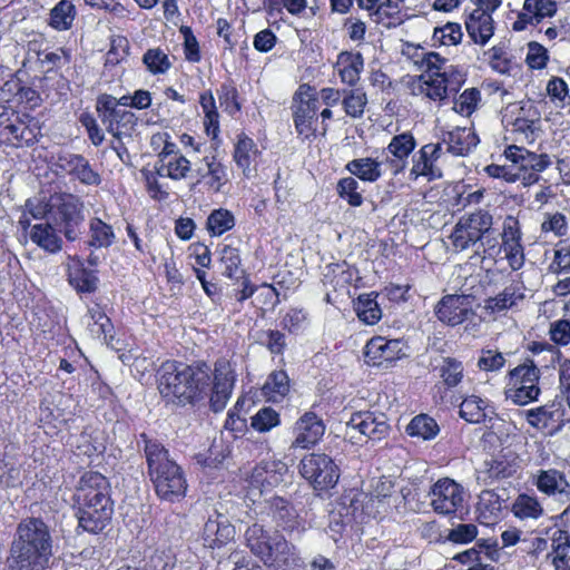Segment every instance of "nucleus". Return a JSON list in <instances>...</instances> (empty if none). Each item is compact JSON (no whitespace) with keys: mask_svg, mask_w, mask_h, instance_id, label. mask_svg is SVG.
<instances>
[{"mask_svg":"<svg viewBox=\"0 0 570 570\" xmlns=\"http://www.w3.org/2000/svg\"><path fill=\"white\" fill-rule=\"evenodd\" d=\"M29 227L31 228L29 233L30 239L39 247L50 253H56L61 249V239L49 220Z\"/></svg>","mask_w":570,"mask_h":570,"instance_id":"obj_35","label":"nucleus"},{"mask_svg":"<svg viewBox=\"0 0 570 570\" xmlns=\"http://www.w3.org/2000/svg\"><path fill=\"white\" fill-rule=\"evenodd\" d=\"M463 371L462 362L451 357L443 358L442 364L439 366L440 377L444 385L450 389L455 387L461 383L463 379Z\"/></svg>","mask_w":570,"mask_h":570,"instance_id":"obj_53","label":"nucleus"},{"mask_svg":"<svg viewBox=\"0 0 570 570\" xmlns=\"http://www.w3.org/2000/svg\"><path fill=\"white\" fill-rule=\"evenodd\" d=\"M318 109L320 100L315 90L307 85L299 86L293 98L292 110L295 129L303 139L315 136Z\"/></svg>","mask_w":570,"mask_h":570,"instance_id":"obj_11","label":"nucleus"},{"mask_svg":"<svg viewBox=\"0 0 570 570\" xmlns=\"http://www.w3.org/2000/svg\"><path fill=\"white\" fill-rule=\"evenodd\" d=\"M244 538L246 547L263 562L274 546L275 532L272 533L264 525L255 522L246 529Z\"/></svg>","mask_w":570,"mask_h":570,"instance_id":"obj_31","label":"nucleus"},{"mask_svg":"<svg viewBox=\"0 0 570 570\" xmlns=\"http://www.w3.org/2000/svg\"><path fill=\"white\" fill-rule=\"evenodd\" d=\"M142 61L153 75L165 73L171 66L167 53L159 48L148 49Z\"/></svg>","mask_w":570,"mask_h":570,"instance_id":"obj_57","label":"nucleus"},{"mask_svg":"<svg viewBox=\"0 0 570 570\" xmlns=\"http://www.w3.org/2000/svg\"><path fill=\"white\" fill-rule=\"evenodd\" d=\"M288 471L285 462L277 459H268L259 462L249 476L252 488L258 489L262 493L278 485Z\"/></svg>","mask_w":570,"mask_h":570,"instance_id":"obj_21","label":"nucleus"},{"mask_svg":"<svg viewBox=\"0 0 570 570\" xmlns=\"http://www.w3.org/2000/svg\"><path fill=\"white\" fill-rule=\"evenodd\" d=\"M282 325L289 333L298 334L307 326V314L301 308H291L284 315Z\"/></svg>","mask_w":570,"mask_h":570,"instance_id":"obj_62","label":"nucleus"},{"mask_svg":"<svg viewBox=\"0 0 570 570\" xmlns=\"http://www.w3.org/2000/svg\"><path fill=\"white\" fill-rule=\"evenodd\" d=\"M504 156L518 167L519 180L525 187L539 183L540 174L552 165L549 155L535 154L515 145L509 146L504 150Z\"/></svg>","mask_w":570,"mask_h":570,"instance_id":"obj_12","label":"nucleus"},{"mask_svg":"<svg viewBox=\"0 0 570 570\" xmlns=\"http://www.w3.org/2000/svg\"><path fill=\"white\" fill-rule=\"evenodd\" d=\"M504 500L492 490L480 493L476 503V515L480 523L492 525L502 518Z\"/></svg>","mask_w":570,"mask_h":570,"instance_id":"obj_30","label":"nucleus"},{"mask_svg":"<svg viewBox=\"0 0 570 570\" xmlns=\"http://www.w3.org/2000/svg\"><path fill=\"white\" fill-rule=\"evenodd\" d=\"M346 169L358 179L368 183H374L382 176V164L370 157L348 161Z\"/></svg>","mask_w":570,"mask_h":570,"instance_id":"obj_39","label":"nucleus"},{"mask_svg":"<svg viewBox=\"0 0 570 570\" xmlns=\"http://www.w3.org/2000/svg\"><path fill=\"white\" fill-rule=\"evenodd\" d=\"M540 370L532 361L512 368L508 374L505 397L517 405H527L538 400Z\"/></svg>","mask_w":570,"mask_h":570,"instance_id":"obj_5","label":"nucleus"},{"mask_svg":"<svg viewBox=\"0 0 570 570\" xmlns=\"http://www.w3.org/2000/svg\"><path fill=\"white\" fill-rule=\"evenodd\" d=\"M274 520L284 531L301 537L307 529L306 522L285 500L277 498L273 504Z\"/></svg>","mask_w":570,"mask_h":570,"instance_id":"obj_29","label":"nucleus"},{"mask_svg":"<svg viewBox=\"0 0 570 570\" xmlns=\"http://www.w3.org/2000/svg\"><path fill=\"white\" fill-rule=\"evenodd\" d=\"M279 424V414L272 407H263L252 417V428L261 433L268 432Z\"/></svg>","mask_w":570,"mask_h":570,"instance_id":"obj_58","label":"nucleus"},{"mask_svg":"<svg viewBox=\"0 0 570 570\" xmlns=\"http://www.w3.org/2000/svg\"><path fill=\"white\" fill-rule=\"evenodd\" d=\"M24 207L26 209L19 220L24 230L31 226L30 217L51 220V197L48 202L40 198L28 199Z\"/></svg>","mask_w":570,"mask_h":570,"instance_id":"obj_45","label":"nucleus"},{"mask_svg":"<svg viewBox=\"0 0 570 570\" xmlns=\"http://www.w3.org/2000/svg\"><path fill=\"white\" fill-rule=\"evenodd\" d=\"M439 431L440 429L435 420L425 414L413 417L406 428V432L411 436H417L423 440L434 439Z\"/></svg>","mask_w":570,"mask_h":570,"instance_id":"obj_50","label":"nucleus"},{"mask_svg":"<svg viewBox=\"0 0 570 570\" xmlns=\"http://www.w3.org/2000/svg\"><path fill=\"white\" fill-rule=\"evenodd\" d=\"M75 17V6L68 0H61L51 9L49 24L58 31H65L71 28Z\"/></svg>","mask_w":570,"mask_h":570,"instance_id":"obj_44","label":"nucleus"},{"mask_svg":"<svg viewBox=\"0 0 570 570\" xmlns=\"http://www.w3.org/2000/svg\"><path fill=\"white\" fill-rule=\"evenodd\" d=\"M235 225L234 215L224 208L215 209L207 218V229L214 236H220Z\"/></svg>","mask_w":570,"mask_h":570,"instance_id":"obj_51","label":"nucleus"},{"mask_svg":"<svg viewBox=\"0 0 570 570\" xmlns=\"http://www.w3.org/2000/svg\"><path fill=\"white\" fill-rule=\"evenodd\" d=\"M145 455L148 474L157 495L161 500L175 502L185 497L187 480L183 469L170 458L167 449L156 440L146 439Z\"/></svg>","mask_w":570,"mask_h":570,"instance_id":"obj_3","label":"nucleus"},{"mask_svg":"<svg viewBox=\"0 0 570 570\" xmlns=\"http://www.w3.org/2000/svg\"><path fill=\"white\" fill-rule=\"evenodd\" d=\"M235 535V528L228 518L222 513L210 514L204 525L202 539L204 546L210 549L220 548Z\"/></svg>","mask_w":570,"mask_h":570,"instance_id":"obj_24","label":"nucleus"},{"mask_svg":"<svg viewBox=\"0 0 570 570\" xmlns=\"http://www.w3.org/2000/svg\"><path fill=\"white\" fill-rule=\"evenodd\" d=\"M525 298V286L521 279L513 281L510 285L493 297L484 301V309L494 315L519 306Z\"/></svg>","mask_w":570,"mask_h":570,"instance_id":"obj_27","label":"nucleus"},{"mask_svg":"<svg viewBox=\"0 0 570 570\" xmlns=\"http://www.w3.org/2000/svg\"><path fill=\"white\" fill-rule=\"evenodd\" d=\"M464 75L459 69H448L443 73H422L413 87L417 96L435 102L446 100L464 83Z\"/></svg>","mask_w":570,"mask_h":570,"instance_id":"obj_8","label":"nucleus"},{"mask_svg":"<svg viewBox=\"0 0 570 570\" xmlns=\"http://www.w3.org/2000/svg\"><path fill=\"white\" fill-rule=\"evenodd\" d=\"M487 401L471 395L462 401L460 416L469 423H480L487 417Z\"/></svg>","mask_w":570,"mask_h":570,"instance_id":"obj_49","label":"nucleus"},{"mask_svg":"<svg viewBox=\"0 0 570 570\" xmlns=\"http://www.w3.org/2000/svg\"><path fill=\"white\" fill-rule=\"evenodd\" d=\"M478 535V528L473 523H460L453 527L446 540L456 544H468L472 542Z\"/></svg>","mask_w":570,"mask_h":570,"instance_id":"obj_61","label":"nucleus"},{"mask_svg":"<svg viewBox=\"0 0 570 570\" xmlns=\"http://www.w3.org/2000/svg\"><path fill=\"white\" fill-rule=\"evenodd\" d=\"M454 156H465L479 144V138L471 127L456 126L442 129L441 142Z\"/></svg>","mask_w":570,"mask_h":570,"instance_id":"obj_26","label":"nucleus"},{"mask_svg":"<svg viewBox=\"0 0 570 570\" xmlns=\"http://www.w3.org/2000/svg\"><path fill=\"white\" fill-rule=\"evenodd\" d=\"M196 185H204L210 193H219L228 183L226 166L216 156H205L194 170Z\"/></svg>","mask_w":570,"mask_h":570,"instance_id":"obj_19","label":"nucleus"},{"mask_svg":"<svg viewBox=\"0 0 570 570\" xmlns=\"http://www.w3.org/2000/svg\"><path fill=\"white\" fill-rule=\"evenodd\" d=\"M116 240V235L111 225L100 218H91L89 222L88 245L92 248H108Z\"/></svg>","mask_w":570,"mask_h":570,"instance_id":"obj_36","label":"nucleus"},{"mask_svg":"<svg viewBox=\"0 0 570 570\" xmlns=\"http://www.w3.org/2000/svg\"><path fill=\"white\" fill-rule=\"evenodd\" d=\"M157 175L173 180H183L194 173L191 161L183 154L156 165Z\"/></svg>","mask_w":570,"mask_h":570,"instance_id":"obj_37","label":"nucleus"},{"mask_svg":"<svg viewBox=\"0 0 570 570\" xmlns=\"http://www.w3.org/2000/svg\"><path fill=\"white\" fill-rule=\"evenodd\" d=\"M493 226V216L479 209L474 213L463 215L456 222L451 235V244L456 252H463L475 247L483 233Z\"/></svg>","mask_w":570,"mask_h":570,"instance_id":"obj_10","label":"nucleus"},{"mask_svg":"<svg viewBox=\"0 0 570 570\" xmlns=\"http://www.w3.org/2000/svg\"><path fill=\"white\" fill-rule=\"evenodd\" d=\"M463 37L461 24L448 22L442 27H436L433 31V43L440 46H455L461 42Z\"/></svg>","mask_w":570,"mask_h":570,"instance_id":"obj_52","label":"nucleus"},{"mask_svg":"<svg viewBox=\"0 0 570 570\" xmlns=\"http://www.w3.org/2000/svg\"><path fill=\"white\" fill-rule=\"evenodd\" d=\"M428 497L435 513L450 515L463 508L465 492L454 480L442 478L431 487Z\"/></svg>","mask_w":570,"mask_h":570,"instance_id":"obj_14","label":"nucleus"},{"mask_svg":"<svg viewBox=\"0 0 570 570\" xmlns=\"http://www.w3.org/2000/svg\"><path fill=\"white\" fill-rule=\"evenodd\" d=\"M199 104L204 112L205 132L212 139H216L219 135V114L213 92L210 90L202 92Z\"/></svg>","mask_w":570,"mask_h":570,"instance_id":"obj_38","label":"nucleus"},{"mask_svg":"<svg viewBox=\"0 0 570 570\" xmlns=\"http://www.w3.org/2000/svg\"><path fill=\"white\" fill-rule=\"evenodd\" d=\"M406 345L402 340H387L383 336L372 337L365 345L364 356L373 366L392 363L406 355Z\"/></svg>","mask_w":570,"mask_h":570,"instance_id":"obj_16","label":"nucleus"},{"mask_svg":"<svg viewBox=\"0 0 570 570\" xmlns=\"http://www.w3.org/2000/svg\"><path fill=\"white\" fill-rule=\"evenodd\" d=\"M357 189L358 183L353 177L342 178L337 184V194L353 207H358L363 204V197Z\"/></svg>","mask_w":570,"mask_h":570,"instance_id":"obj_59","label":"nucleus"},{"mask_svg":"<svg viewBox=\"0 0 570 570\" xmlns=\"http://www.w3.org/2000/svg\"><path fill=\"white\" fill-rule=\"evenodd\" d=\"M52 542L48 524L40 518L29 517L18 523L10 549L50 560Z\"/></svg>","mask_w":570,"mask_h":570,"instance_id":"obj_4","label":"nucleus"},{"mask_svg":"<svg viewBox=\"0 0 570 570\" xmlns=\"http://www.w3.org/2000/svg\"><path fill=\"white\" fill-rule=\"evenodd\" d=\"M235 381V368L225 358L217 360L214 370L205 362L188 365L166 361L157 372V387L167 403L187 405L208 400L214 412L226 407Z\"/></svg>","mask_w":570,"mask_h":570,"instance_id":"obj_1","label":"nucleus"},{"mask_svg":"<svg viewBox=\"0 0 570 570\" xmlns=\"http://www.w3.org/2000/svg\"><path fill=\"white\" fill-rule=\"evenodd\" d=\"M527 422L538 430H558L564 422L561 402H550L524 412Z\"/></svg>","mask_w":570,"mask_h":570,"instance_id":"obj_25","label":"nucleus"},{"mask_svg":"<svg viewBox=\"0 0 570 570\" xmlns=\"http://www.w3.org/2000/svg\"><path fill=\"white\" fill-rule=\"evenodd\" d=\"M442 155V144H426L413 156L411 176L428 177L430 180L442 177V170L436 165Z\"/></svg>","mask_w":570,"mask_h":570,"instance_id":"obj_23","label":"nucleus"},{"mask_svg":"<svg viewBox=\"0 0 570 570\" xmlns=\"http://www.w3.org/2000/svg\"><path fill=\"white\" fill-rule=\"evenodd\" d=\"M550 340L559 346H567L570 344V321L566 318L557 320L550 323L549 326Z\"/></svg>","mask_w":570,"mask_h":570,"instance_id":"obj_63","label":"nucleus"},{"mask_svg":"<svg viewBox=\"0 0 570 570\" xmlns=\"http://www.w3.org/2000/svg\"><path fill=\"white\" fill-rule=\"evenodd\" d=\"M134 117L132 112L117 108L115 112L104 115L101 121L107 127L108 132L116 138H120L125 134L121 127L132 124Z\"/></svg>","mask_w":570,"mask_h":570,"instance_id":"obj_55","label":"nucleus"},{"mask_svg":"<svg viewBox=\"0 0 570 570\" xmlns=\"http://www.w3.org/2000/svg\"><path fill=\"white\" fill-rule=\"evenodd\" d=\"M416 147V140L414 136L409 132H402L395 135L390 144L387 145V151L393 156L391 165L394 168L395 174L402 171L406 164L409 156L413 153Z\"/></svg>","mask_w":570,"mask_h":570,"instance_id":"obj_33","label":"nucleus"},{"mask_svg":"<svg viewBox=\"0 0 570 570\" xmlns=\"http://www.w3.org/2000/svg\"><path fill=\"white\" fill-rule=\"evenodd\" d=\"M355 311L358 318L367 325L376 324L382 317L374 293L361 294L355 302Z\"/></svg>","mask_w":570,"mask_h":570,"instance_id":"obj_43","label":"nucleus"},{"mask_svg":"<svg viewBox=\"0 0 570 570\" xmlns=\"http://www.w3.org/2000/svg\"><path fill=\"white\" fill-rule=\"evenodd\" d=\"M465 29L475 45L485 46L494 33L492 14L483 10H473L465 20Z\"/></svg>","mask_w":570,"mask_h":570,"instance_id":"obj_28","label":"nucleus"},{"mask_svg":"<svg viewBox=\"0 0 570 570\" xmlns=\"http://www.w3.org/2000/svg\"><path fill=\"white\" fill-rule=\"evenodd\" d=\"M40 127L38 120L29 115L19 116L4 106H0V142L22 146L38 140Z\"/></svg>","mask_w":570,"mask_h":570,"instance_id":"obj_6","label":"nucleus"},{"mask_svg":"<svg viewBox=\"0 0 570 570\" xmlns=\"http://www.w3.org/2000/svg\"><path fill=\"white\" fill-rule=\"evenodd\" d=\"M217 94L220 106L228 115L234 116L240 110L238 92L232 83H223Z\"/></svg>","mask_w":570,"mask_h":570,"instance_id":"obj_60","label":"nucleus"},{"mask_svg":"<svg viewBox=\"0 0 570 570\" xmlns=\"http://www.w3.org/2000/svg\"><path fill=\"white\" fill-rule=\"evenodd\" d=\"M480 99L481 92L476 88L465 89L454 99L453 110L462 116H470L476 109Z\"/></svg>","mask_w":570,"mask_h":570,"instance_id":"obj_56","label":"nucleus"},{"mask_svg":"<svg viewBox=\"0 0 570 570\" xmlns=\"http://www.w3.org/2000/svg\"><path fill=\"white\" fill-rule=\"evenodd\" d=\"M48 559L27 554L22 552H14L9 550L7 559L8 570H46L49 564Z\"/></svg>","mask_w":570,"mask_h":570,"instance_id":"obj_46","label":"nucleus"},{"mask_svg":"<svg viewBox=\"0 0 570 570\" xmlns=\"http://www.w3.org/2000/svg\"><path fill=\"white\" fill-rule=\"evenodd\" d=\"M87 315L89 317L88 328L90 333L98 338L102 337L104 341L109 345L110 341L114 338L111 335L114 326L109 317L105 314L99 305L89 307Z\"/></svg>","mask_w":570,"mask_h":570,"instance_id":"obj_42","label":"nucleus"},{"mask_svg":"<svg viewBox=\"0 0 570 570\" xmlns=\"http://www.w3.org/2000/svg\"><path fill=\"white\" fill-rule=\"evenodd\" d=\"M83 203L72 194L51 196V220L59 226L68 240H76L83 222Z\"/></svg>","mask_w":570,"mask_h":570,"instance_id":"obj_7","label":"nucleus"},{"mask_svg":"<svg viewBox=\"0 0 570 570\" xmlns=\"http://www.w3.org/2000/svg\"><path fill=\"white\" fill-rule=\"evenodd\" d=\"M439 321L456 326L474 316L471 299L464 295H446L435 307Z\"/></svg>","mask_w":570,"mask_h":570,"instance_id":"obj_17","label":"nucleus"},{"mask_svg":"<svg viewBox=\"0 0 570 570\" xmlns=\"http://www.w3.org/2000/svg\"><path fill=\"white\" fill-rule=\"evenodd\" d=\"M364 68V59L360 52L342 51L338 53L334 69L343 83L354 86Z\"/></svg>","mask_w":570,"mask_h":570,"instance_id":"obj_32","label":"nucleus"},{"mask_svg":"<svg viewBox=\"0 0 570 570\" xmlns=\"http://www.w3.org/2000/svg\"><path fill=\"white\" fill-rule=\"evenodd\" d=\"M539 492L557 499L560 503H570V483L566 474L558 469L539 470L534 476Z\"/></svg>","mask_w":570,"mask_h":570,"instance_id":"obj_20","label":"nucleus"},{"mask_svg":"<svg viewBox=\"0 0 570 570\" xmlns=\"http://www.w3.org/2000/svg\"><path fill=\"white\" fill-rule=\"evenodd\" d=\"M551 543V552L547 553V559L551 561H564L570 550V533L566 530L556 528L550 531L548 538Z\"/></svg>","mask_w":570,"mask_h":570,"instance_id":"obj_48","label":"nucleus"},{"mask_svg":"<svg viewBox=\"0 0 570 570\" xmlns=\"http://www.w3.org/2000/svg\"><path fill=\"white\" fill-rule=\"evenodd\" d=\"M325 433V424L314 412H305L293 425L292 449L308 450L315 446Z\"/></svg>","mask_w":570,"mask_h":570,"instance_id":"obj_15","label":"nucleus"},{"mask_svg":"<svg viewBox=\"0 0 570 570\" xmlns=\"http://www.w3.org/2000/svg\"><path fill=\"white\" fill-rule=\"evenodd\" d=\"M258 149L254 140L244 134L238 135L234 149V160L246 177L253 173L252 165L256 161Z\"/></svg>","mask_w":570,"mask_h":570,"instance_id":"obj_34","label":"nucleus"},{"mask_svg":"<svg viewBox=\"0 0 570 570\" xmlns=\"http://www.w3.org/2000/svg\"><path fill=\"white\" fill-rule=\"evenodd\" d=\"M299 474L315 491H325L336 485L340 469L334 460L325 453L304 455L298 465Z\"/></svg>","mask_w":570,"mask_h":570,"instance_id":"obj_9","label":"nucleus"},{"mask_svg":"<svg viewBox=\"0 0 570 570\" xmlns=\"http://www.w3.org/2000/svg\"><path fill=\"white\" fill-rule=\"evenodd\" d=\"M500 233L493 226L487 229L475 246V254L482 255L483 258H494L502 249V242L499 240Z\"/></svg>","mask_w":570,"mask_h":570,"instance_id":"obj_54","label":"nucleus"},{"mask_svg":"<svg viewBox=\"0 0 570 570\" xmlns=\"http://www.w3.org/2000/svg\"><path fill=\"white\" fill-rule=\"evenodd\" d=\"M511 511L520 520H538L544 512L539 499L527 493L519 494L515 498Z\"/></svg>","mask_w":570,"mask_h":570,"instance_id":"obj_41","label":"nucleus"},{"mask_svg":"<svg viewBox=\"0 0 570 570\" xmlns=\"http://www.w3.org/2000/svg\"><path fill=\"white\" fill-rule=\"evenodd\" d=\"M502 238V250L504 252L505 258L509 266L513 271H519L524 265V248L521 243V232L519 222L509 217L504 222Z\"/></svg>","mask_w":570,"mask_h":570,"instance_id":"obj_22","label":"nucleus"},{"mask_svg":"<svg viewBox=\"0 0 570 570\" xmlns=\"http://www.w3.org/2000/svg\"><path fill=\"white\" fill-rule=\"evenodd\" d=\"M78 524L83 531L99 533L110 522L114 505L110 498V484L99 472L82 474L75 493Z\"/></svg>","mask_w":570,"mask_h":570,"instance_id":"obj_2","label":"nucleus"},{"mask_svg":"<svg viewBox=\"0 0 570 570\" xmlns=\"http://www.w3.org/2000/svg\"><path fill=\"white\" fill-rule=\"evenodd\" d=\"M523 10L533 23L539 24L546 18H552L558 10L557 2L553 0H524Z\"/></svg>","mask_w":570,"mask_h":570,"instance_id":"obj_47","label":"nucleus"},{"mask_svg":"<svg viewBox=\"0 0 570 570\" xmlns=\"http://www.w3.org/2000/svg\"><path fill=\"white\" fill-rule=\"evenodd\" d=\"M389 432L383 413L363 411L353 413L346 426V435L353 443L382 440Z\"/></svg>","mask_w":570,"mask_h":570,"instance_id":"obj_13","label":"nucleus"},{"mask_svg":"<svg viewBox=\"0 0 570 570\" xmlns=\"http://www.w3.org/2000/svg\"><path fill=\"white\" fill-rule=\"evenodd\" d=\"M175 557L170 550H156L146 561L145 570H171Z\"/></svg>","mask_w":570,"mask_h":570,"instance_id":"obj_64","label":"nucleus"},{"mask_svg":"<svg viewBox=\"0 0 570 570\" xmlns=\"http://www.w3.org/2000/svg\"><path fill=\"white\" fill-rule=\"evenodd\" d=\"M289 392V379L285 371L272 372L263 385L264 396L274 403L281 402Z\"/></svg>","mask_w":570,"mask_h":570,"instance_id":"obj_40","label":"nucleus"},{"mask_svg":"<svg viewBox=\"0 0 570 570\" xmlns=\"http://www.w3.org/2000/svg\"><path fill=\"white\" fill-rule=\"evenodd\" d=\"M263 563L274 570H295L303 564L299 551L295 544L275 531V542Z\"/></svg>","mask_w":570,"mask_h":570,"instance_id":"obj_18","label":"nucleus"}]
</instances>
